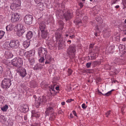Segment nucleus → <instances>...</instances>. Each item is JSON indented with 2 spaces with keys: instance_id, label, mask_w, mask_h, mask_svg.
Instances as JSON below:
<instances>
[{
  "instance_id": "1",
  "label": "nucleus",
  "mask_w": 126,
  "mask_h": 126,
  "mask_svg": "<svg viewBox=\"0 0 126 126\" xmlns=\"http://www.w3.org/2000/svg\"><path fill=\"white\" fill-rule=\"evenodd\" d=\"M38 53L39 57L45 56L46 64H49L51 61V56L50 55L47 54V52L46 48L40 47L38 49Z\"/></svg>"
},
{
  "instance_id": "2",
  "label": "nucleus",
  "mask_w": 126,
  "mask_h": 126,
  "mask_svg": "<svg viewBox=\"0 0 126 126\" xmlns=\"http://www.w3.org/2000/svg\"><path fill=\"white\" fill-rule=\"evenodd\" d=\"M11 64L16 67H20L23 64L22 60L21 58L18 57L12 60Z\"/></svg>"
},
{
  "instance_id": "3",
  "label": "nucleus",
  "mask_w": 126,
  "mask_h": 126,
  "mask_svg": "<svg viewBox=\"0 0 126 126\" xmlns=\"http://www.w3.org/2000/svg\"><path fill=\"white\" fill-rule=\"evenodd\" d=\"M11 84V79L8 77L4 78L2 82L1 85L2 88L6 89L8 88Z\"/></svg>"
},
{
  "instance_id": "4",
  "label": "nucleus",
  "mask_w": 126,
  "mask_h": 126,
  "mask_svg": "<svg viewBox=\"0 0 126 126\" xmlns=\"http://www.w3.org/2000/svg\"><path fill=\"white\" fill-rule=\"evenodd\" d=\"M76 47L75 45L69 46L67 50V53L71 58H74L75 56V52L76 51Z\"/></svg>"
},
{
  "instance_id": "5",
  "label": "nucleus",
  "mask_w": 126,
  "mask_h": 126,
  "mask_svg": "<svg viewBox=\"0 0 126 126\" xmlns=\"http://www.w3.org/2000/svg\"><path fill=\"white\" fill-rule=\"evenodd\" d=\"M16 27L17 29V34H18V36H20L25 32L26 29L21 24H17Z\"/></svg>"
},
{
  "instance_id": "6",
  "label": "nucleus",
  "mask_w": 126,
  "mask_h": 126,
  "mask_svg": "<svg viewBox=\"0 0 126 126\" xmlns=\"http://www.w3.org/2000/svg\"><path fill=\"white\" fill-rule=\"evenodd\" d=\"M33 19V17L32 16L27 15L24 17V20L26 24L30 25L32 23Z\"/></svg>"
},
{
  "instance_id": "7",
  "label": "nucleus",
  "mask_w": 126,
  "mask_h": 126,
  "mask_svg": "<svg viewBox=\"0 0 126 126\" xmlns=\"http://www.w3.org/2000/svg\"><path fill=\"white\" fill-rule=\"evenodd\" d=\"M20 15L17 13H14L11 15V21L12 22H15L18 21L20 18Z\"/></svg>"
},
{
  "instance_id": "8",
  "label": "nucleus",
  "mask_w": 126,
  "mask_h": 126,
  "mask_svg": "<svg viewBox=\"0 0 126 126\" xmlns=\"http://www.w3.org/2000/svg\"><path fill=\"white\" fill-rule=\"evenodd\" d=\"M35 100L36 101L35 102V104L36 106L38 107V106L40 105L41 103L42 104H44L46 101V99L45 97L43 96L42 99L41 97H39L37 100L35 99Z\"/></svg>"
},
{
  "instance_id": "9",
  "label": "nucleus",
  "mask_w": 126,
  "mask_h": 126,
  "mask_svg": "<svg viewBox=\"0 0 126 126\" xmlns=\"http://www.w3.org/2000/svg\"><path fill=\"white\" fill-rule=\"evenodd\" d=\"M56 106L55 104L51 103L50 104L49 106L47 108L45 113L47 115L49 114V113L52 112L53 110V108L55 107Z\"/></svg>"
},
{
  "instance_id": "10",
  "label": "nucleus",
  "mask_w": 126,
  "mask_h": 126,
  "mask_svg": "<svg viewBox=\"0 0 126 126\" xmlns=\"http://www.w3.org/2000/svg\"><path fill=\"white\" fill-rule=\"evenodd\" d=\"M21 1H19L18 3H13L10 6V8L12 10H15L20 8Z\"/></svg>"
},
{
  "instance_id": "11",
  "label": "nucleus",
  "mask_w": 126,
  "mask_h": 126,
  "mask_svg": "<svg viewBox=\"0 0 126 126\" xmlns=\"http://www.w3.org/2000/svg\"><path fill=\"white\" fill-rule=\"evenodd\" d=\"M72 14L70 13L69 11H66L63 14L64 18L67 21L71 18L72 15Z\"/></svg>"
},
{
  "instance_id": "12",
  "label": "nucleus",
  "mask_w": 126,
  "mask_h": 126,
  "mask_svg": "<svg viewBox=\"0 0 126 126\" xmlns=\"http://www.w3.org/2000/svg\"><path fill=\"white\" fill-rule=\"evenodd\" d=\"M19 42L18 40H11L10 42H9V45L11 47H14L16 48L18 46Z\"/></svg>"
},
{
  "instance_id": "13",
  "label": "nucleus",
  "mask_w": 126,
  "mask_h": 126,
  "mask_svg": "<svg viewBox=\"0 0 126 126\" xmlns=\"http://www.w3.org/2000/svg\"><path fill=\"white\" fill-rule=\"evenodd\" d=\"M18 73L19 75L23 78L27 74L26 69L21 67L20 68Z\"/></svg>"
},
{
  "instance_id": "14",
  "label": "nucleus",
  "mask_w": 126,
  "mask_h": 126,
  "mask_svg": "<svg viewBox=\"0 0 126 126\" xmlns=\"http://www.w3.org/2000/svg\"><path fill=\"white\" fill-rule=\"evenodd\" d=\"M119 48L121 54H124L126 53L125 46V45L120 44L119 46Z\"/></svg>"
},
{
  "instance_id": "15",
  "label": "nucleus",
  "mask_w": 126,
  "mask_h": 126,
  "mask_svg": "<svg viewBox=\"0 0 126 126\" xmlns=\"http://www.w3.org/2000/svg\"><path fill=\"white\" fill-rule=\"evenodd\" d=\"M113 90H114L112 89L111 91L107 93H105L103 92H102L100 91L99 90H98V94L100 95H101V94H102L106 96H108L111 94V92Z\"/></svg>"
},
{
  "instance_id": "16",
  "label": "nucleus",
  "mask_w": 126,
  "mask_h": 126,
  "mask_svg": "<svg viewBox=\"0 0 126 126\" xmlns=\"http://www.w3.org/2000/svg\"><path fill=\"white\" fill-rule=\"evenodd\" d=\"M39 25L40 29L41 31H44L46 26L45 22L43 21L39 23Z\"/></svg>"
},
{
  "instance_id": "17",
  "label": "nucleus",
  "mask_w": 126,
  "mask_h": 126,
  "mask_svg": "<svg viewBox=\"0 0 126 126\" xmlns=\"http://www.w3.org/2000/svg\"><path fill=\"white\" fill-rule=\"evenodd\" d=\"M42 32L41 36L43 38L45 39L48 36V32L46 31L45 30L41 31Z\"/></svg>"
},
{
  "instance_id": "18",
  "label": "nucleus",
  "mask_w": 126,
  "mask_h": 126,
  "mask_svg": "<svg viewBox=\"0 0 126 126\" xmlns=\"http://www.w3.org/2000/svg\"><path fill=\"white\" fill-rule=\"evenodd\" d=\"M6 119L4 116L1 115L0 116V122L3 124H5L6 123Z\"/></svg>"
},
{
  "instance_id": "19",
  "label": "nucleus",
  "mask_w": 126,
  "mask_h": 126,
  "mask_svg": "<svg viewBox=\"0 0 126 126\" xmlns=\"http://www.w3.org/2000/svg\"><path fill=\"white\" fill-rule=\"evenodd\" d=\"M55 37L57 40H59V41H62L63 40L62 35L60 33H56L55 34Z\"/></svg>"
},
{
  "instance_id": "20",
  "label": "nucleus",
  "mask_w": 126,
  "mask_h": 126,
  "mask_svg": "<svg viewBox=\"0 0 126 126\" xmlns=\"http://www.w3.org/2000/svg\"><path fill=\"white\" fill-rule=\"evenodd\" d=\"M59 44L58 47H60V48H62L64 46V41H60L58 43Z\"/></svg>"
},
{
  "instance_id": "21",
  "label": "nucleus",
  "mask_w": 126,
  "mask_h": 126,
  "mask_svg": "<svg viewBox=\"0 0 126 126\" xmlns=\"http://www.w3.org/2000/svg\"><path fill=\"white\" fill-rule=\"evenodd\" d=\"M22 110L24 112H26L28 111L29 110L28 106V105L26 104H25L23 105V108L22 109Z\"/></svg>"
},
{
  "instance_id": "22",
  "label": "nucleus",
  "mask_w": 126,
  "mask_h": 126,
  "mask_svg": "<svg viewBox=\"0 0 126 126\" xmlns=\"http://www.w3.org/2000/svg\"><path fill=\"white\" fill-rule=\"evenodd\" d=\"M33 33L30 31L29 32L27 33L26 35L27 38L28 39H30L32 38V36Z\"/></svg>"
},
{
  "instance_id": "23",
  "label": "nucleus",
  "mask_w": 126,
  "mask_h": 126,
  "mask_svg": "<svg viewBox=\"0 0 126 126\" xmlns=\"http://www.w3.org/2000/svg\"><path fill=\"white\" fill-rule=\"evenodd\" d=\"M37 4V6H38V8L40 10H42L44 8L43 3L41 2Z\"/></svg>"
},
{
  "instance_id": "24",
  "label": "nucleus",
  "mask_w": 126,
  "mask_h": 126,
  "mask_svg": "<svg viewBox=\"0 0 126 126\" xmlns=\"http://www.w3.org/2000/svg\"><path fill=\"white\" fill-rule=\"evenodd\" d=\"M13 28V26L12 24H9L6 26V29L7 31H10Z\"/></svg>"
},
{
  "instance_id": "25",
  "label": "nucleus",
  "mask_w": 126,
  "mask_h": 126,
  "mask_svg": "<svg viewBox=\"0 0 126 126\" xmlns=\"http://www.w3.org/2000/svg\"><path fill=\"white\" fill-rule=\"evenodd\" d=\"M9 42H6L4 45V47L6 49H9L10 47L9 45Z\"/></svg>"
},
{
  "instance_id": "26",
  "label": "nucleus",
  "mask_w": 126,
  "mask_h": 126,
  "mask_svg": "<svg viewBox=\"0 0 126 126\" xmlns=\"http://www.w3.org/2000/svg\"><path fill=\"white\" fill-rule=\"evenodd\" d=\"M101 63V62L100 61H95L93 62L92 64L94 66H95L100 64Z\"/></svg>"
},
{
  "instance_id": "27",
  "label": "nucleus",
  "mask_w": 126,
  "mask_h": 126,
  "mask_svg": "<svg viewBox=\"0 0 126 126\" xmlns=\"http://www.w3.org/2000/svg\"><path fill=\"white\" fill-rule=\"evenodd\" d=\"M32 113L33 114V116L36 117H38L40 116L39 113L37 112H35V111H32Z\"/></svg>"
},
{
  "instance_id": "28",
  "label": "nucleus",
  "mask_w": 126,
  "mask_h": 126,
  "mask_svg": "<svg viewBox=\"0 0 126 126\" xmlns=\"http://www.w3.org/2000/svg\"><path fill=\"white\" fill-rule=\"evenodd\" d=\"M55 113H51L50 115L49 120L50 121H52L54 120L55 118Z\"/></svg>"
},
{
  "instance_id": "29",
  "label": "nucleus",
  "mask_w": 126,
  "mask_h": 126,
  "mask_svg": "<svg viewBox=\"0 0 126 126\" xmlns=\"http://www.w3.org/2000/svg\"><path fill=\"white\" fill-rule=\"evenodd\" d=\"M30 43L29 42L24 41L23 43V45L25 48H27L29 46Z\"/></svg>"
},
{
  "instance_id": "30",
  "label": "nucleus",
  "mask_w": 126,
  "mask_h": 126,
  "mask_svg": "<svg viewBox=\"0 0 126 126\" xmlns=\"http://www.w3.org/2000/svg\"><path fill=\"white\" fill-rule=\"evenodd\" d=\"M5 124L9 126H12L13 124L12 121L10 120H9Z\"/></svg>"
},
{
  "instance_id": "31",
  "label": "nucleus",
  "mask_w": 126,
  "mask_h": 126,
  "mask_svg": "<svg viewBox=\"0 0 126 126\" xmlns=\"http://www.w3.org/2000/svg\"><path fill=\"white\" fill-rule=\"evenodd\" d=\"M8 108V106L7 105H5L3 107L1 108V110L3 111H7Z\"/></svg>"
},
{
  "instance_id": "32",
  "label": "nucleus",
  "mask_w": 126,
  "mask_h": 126,
  "mask_svg": "<svg viewBox=\"0 0 126 126\" xmlns=\"http://www.w3.org/2000/svg\"><path fill=\"white\" fill-rule=\"evenodd\" d=\"M113 47L112 46H110L108 48H107L106 50V52L108 53H110L112 50Z\"/></svg>"
},
{
  "instance_id": "33",
  "label": "nucleus",
  "mask_w": 126,
  "mask_h": 126,
  "mask_svg": "<svg viewBox=\"0 0 126 126\" xmlns=\"http://www.w3.org/2000/svg\"><path fill=\"white\" fill-rule=\"evenodd\" d=\"M91 60H93L95 59H96V55L95 53L92 52L91 54Z\"/></svg>"
},
{
  "instance_id": "34",
  "label": "nucleus",
  "mask_w": 126,
  "mask_h": 126,
  "mask_svg": "<svg viewBox=\"0 0 126 126\" xmlns=\"http://www.w3.org/2000/svg\"><path fill=\"white\" fill-rule=\"evenodd\" d=\"M70 32H67V34L66 35V37H68L69 36V37L70 38L72 39L74 37L75 35H71V33H72V32H71V31H70Z\"/></svg>"
},
{
  "instance_id": "35",
  "label": "nucleus",
  "mask_w": 126,
  "mask_h": 126,
  "mask_svg": "<svg viewBox=\"0 0 126 126\" xmlns=\"http://www.w3.org/2000/svg\"><path fill=\"white\" fill-rule=\"evenodd\" d=\"M77 15V16H76V18L75 19V20L74 21V22L75 24H78L79 23V16L78 15Z\"/></svg>"
},
{
  "instance_id": "36",
  "label": "nucleus",
  "mask_w": 126,
  "mask_h": 126,
  "mask_svg": "<svg viewBox=\"0 0 126 126\" xmlns=\"http://www.w3.org/2000/svg\"><path fill=\"white\" fill-rule=\"evenodd\" d=\"M18 51L19 55L20 56H22L24 54V50L21 49H19L18 50Z\"/></svg>"
},
{
  "instance_id": "37",
  "label": "nucleus",
  "mask_w": 126,
  "mask_h": 126,
  "mask_svg": "<svg viewBox=\"0 0 126 126\" xmlns=\"http://www.w3.org/2000/svg\"><path fill=\"white\" fill-rule=\"evenodd\" d=\"M45 56L40 57V58L39 59V62L40 63H42L44 62L45 59L44 58Z\"/></svg>"
},
{
  "instance_id": "38",
  "label": "nucleus",
  "mask_w": 126,
  "mask_h": 126,
  "mask_svg": "<svg viewBox=\"0 0 126 126\" xmlns=\"http://www.w3.org/2000/svg\"><path fill=\"white\" fill-rule=\"evenodd\" d=\"M53 44H51L49 43L48 44V47L49 49L52 50L54 48L53 47Z\"/></svg>"
},
{
  "instance_id": "39",
  "label": "nucleus",
  "mask_w": 126,
  "mask_h": 126,
  "mask_svg": "<svg viewBox=\"0 0 126 126\" xmlns=\"http://www.w3.org/2000/svg\"><path fill=\"white\" fill-rule=\"evenodd\" d=\"M5 32L3 31H0V39H1L4 36Z\"/></svg>"
},
{
  "instance_id": "40",
  "label": "nucleus",
  "mask_w": 126,
  "mask_h": 126,
  "mask_svg": "<svg viewBox=\"0 0 126 126\" xmlns=\"http://www.w3.org/2000/svg\"><path fill=\"white\" fill-rule=\"evenodd\" d=\"M29 62L30 63L31 65H32L34 63V59L32 58H29Z\"/></svg>"
},
{
  "instance_id": "41",
  "label": "nucleus",
  "mask_w": 126,
  "mask_h": 126,
  "mask_svg": "<svg viewBox=\"0 0 126 126\" xmlns=\"http://www.w3.org/2000/svg\"><path fill=\"white\" fill-rule=\"evenodd\" d=\"M6 73H7V77L8 78L9 76H12L11 72L10 70H8V71H6Z\"/></svg>"
},
{
  "instance_id": "42",
  "label": "nucleus",
  "mask_w": 126,
  "mask_h": 126,
  "mask_svg": "<svg viewBox=\"0 0 126 126\" xmlns=\"http://www.w3.org/2000/svg\"><path fill=\"white\" fill-rule=\"evenodd\" d=\"M28 56H32V52L31 51H30L28 52Z\"/></svg>"
},
{
  "instance_id": "43",
  "label": "nucleus",
  "mask_w": 126,
  "mask_h": 126,
  "mask_svg": "<svg viewBox=\"0 0 126 126\" xmlns=\"http://www.w3.org/2000/svg\"><path fill=\"white\" fill-rule=\"evenodd\" d=\"M72 72V71L71 69H68V76L70 75L71 74Z\"/></svg>"
},
{
  "instance_id": "44",
  "label": "nucleus",
  "mask_w": 126,
  "mask_h": 126,
  "mask_svg": "<svg viewBox=\"0 0 126 126\" xmlns=\"http://www.w3.org/2000/svg\"><path fill=\"white\" fill-rule=\"evenodd\" d=\"M93 50L95 52V53H98V52L99 51V49L97 48H95V49H93Z\"/></svg>"
},
{
  "instance_id": "45",
  "label": "nucleus",
  "mask_w": 126,
  "mask_h": 126,
  "mask_svg": "<svg viewBox=\"0 0 126 126\" xmlns=\"http://www.w3.org/2000/svg\"><path fill=\"white\" fill-rule=\"evenodd\" d=\"M123 5L125 8L126 7V0H123Z\"/></svg>"
},
{
  "instance_id": "46",
  "label": "nucleus",
  "mask_w": 126,
  "mask_h": 126,
  "mask_svg": "<svg viewBox=\"0 0 126 126\" xmlns=\"http://www.w3.org/2000/svg\"><path fill=\"white\" fill-rule=\"evenodd\" d=\"M91 63H88L86 64V66L88 68L90 67V66L91 65Z\"/></svg>"
},
{
  "instance_id": "47",
  "label": "nucleus",
  "mask_w": 126,
  "mask_h": 126,
  "mask_svg": "<svg viewBox=\"0 0 126 126\" xmlns=\"http://www.w3.org/2000/svg\"><path fill=\"white\" fill-rule=\"evenodd\" d=\"M111 112V111L110 110L106 113V115L107 117H109L108 115L110 114V112Z\"/></svg>"
},
{
  "instance_id": "48",
  "label": "nucleus",
  "mask_w": 126,
  "mask_h": 126,
  "mask_svg": "<svg viewBox=\"0 0 126 126\" xmlns=\"http://www.w3.org/2000/svg\"><path fill=\"white\" fill-rule=\"evenodd\" d=\"M42 0H34L36 4H38L41 2Z\"/></svg>"
},
{
  "instance_id": "49",
  "label": "nucleus",
  "mask_w": 126,
  "mask_h": 126,
  "mask_svg": "<svg viewBox=\"0 0 126 126\" xmlns=\"http://www.w3.org/2000/svg\"><path fill=\"white\" fill-rule=\"evenodd\" d=\"M3 72V68L1 66H0V76L1 75Z\"/></svg>"
},
{
  "instance_id": "50",
  "label": "nucleus",
  "mask_w": 126,
  "mask_h": 126,
  "mask_svg": "<svg viewBox=\"0 0 126 126\" xmlns=\"http://www.w3.org/2000/svg\"><path fill=\"white\" fill-rule=\"evenodd\" d=\"M94 44H91L90 45L89 47H90V49L91 50H92V48H93V46H94Z\"/></svg>"
},
{
  "instance_id": "51",
  "label": "nucleus",
  "mask_w": 126,
  "mask_h": 126,
  "mask_svg": "<svg viewBox=\"0 0 126 126\" xmlns=\"http://www.w3.org/2000/svg\"><path fill=\"white\" fill-rule=\"evenodd\" d=\"M117 1V0H112L111 1L112 4H115Z\"/></svg>"
},
{
  "instance_id": "52",
  "label": "nucleus",
  "mask_w": 126,
  "mask_h": 126,
  "mask_svg": "<svg viewBox=\"0 0 126 126\" xmlns=\"http://www.w3.org/2000/svg\"><path fill=\"white\" fill-rule=\"evenodd\" d=\"M82 107L84 109H85L86 107V106H85V104L83 103L82 105Z\"/></svg>"
},
{
  "instance_id": "53",
  "label": "nucleus",
  "mask_w": 126,
  "mask_h": 126,
  "mask_svg": "<svg viewBox=\"0 0 126 126\" xmlns=\"http://www.w3.org/2000/svg\"><path fill=\"white\" fill-rule=\"evenodd\" d=\"M54 86H54V85H51V89L52 91H53L54 92L55 91V90L54 89Z\"/></svg>"
},
{
  "instance_id": "54",
  "label": "nucleus",
  "mask_w": 126,
  "mask_h": 126,
  "mask_svg": "<svg viewBox=\"0 0 126 126\" xmlns=\"http://www.w3.org/2000/svg\"><path fill=\"white\" fill-rule=\"evenodd\" d=\"M79 6H80V8H81L83 7V4L82 3L80 2L79 3Z\"/></svg>"
},
{
  "instance_id": "55",
  "label": "nucleus",
  "mask_w": 126,
  "mask_h": 126,
  "mask_svg": "<svg viewBox=\"0 0 126 126\" xmlns=\"http://www.w3.org/2000/svg\"><path fill=\"white\" fill-rule=\"evenodd\" d=\"M125 109V108L124 107H122L121 109V111L122 113H123L124 112V110Z\"/></svg>"
},
{
  "instance_id": "56",
  "label": "nucleus",
  "mask_w": 126,
  "mask_h": 126,
  "mask_svg": "<svg viewBox=\"0 0 126 126\" xmlns=\"http://www.w3.org/2000/svg\"><path fill=\"white\" fill-rule=\"evenodd\" d=\"M73 100V99H69L67 100L66 102H70Z\"/></svg>"
},
{
  "instance_id": "57",
  "label": "nucleus",
  "mask_w": 126,
  "mask_h": 126,
  "mask_svg": "<svg viewBox=\"0 0 126 126\" xmlns=\"http://www.w3.org/2000/svg\"><path fill=\"white\" fill-rule=\"evenodd\" d=\"M73 114L75 116H77V115L76 114V113L75 111V110H73Z\"/></svg>"
},
{
  "instance_id": "58",
  "label": "nucleus",
  "mask_w": 126,
  "mask_h": 126,
  "mask_svg": "<svg viewBox=\"0 0 126 126\" xmlns=\"http://www.w3.org/2000/svg\"><path fill=\"white\" fill-rule=\"evenodd\" d=\"M31 126H40V124L39 123L35 124L34 125Z\"/></svg>"
},
{
  "instance_id": "59",
  "label": "nucleus",
  "mask_w": 126,
  "mask_h": 126,
  "mask_svg": "<svg viewBox=\"0 0 126 126\" xmlns=\"http://www.w3.org/2000/svg\"><path fill=\"white\" fill-rule=\"evenodd\" d=\"M70 116L71 118H73V114L72 113H71L70 115Z\"/></svg>"
},
{
  "instance_id": "60",
  "label": "nucleus",
  "mask_w": 126,
  "mask_h": 126,
  "mask_svg": "<svg viewBox=\"0 0 126 126\" xmlns=\"http://www.w3.org/2000/svg\"><path fill=\"white\" fill-rule=\"evenodd\" d=\"M123 41H125L126 40V38L125 37L123 38L122 39Z\"/></svg>"
},
{
  "instance_id": "61",
  "label": "nucleus",
  "mask_w": 126,
  "mask_h": 126,
  "mask_svg": "<svg viewBox=\"0 0 126 126\" xmlns=\"http://www.w3.org/2000/svg\"><path fill=\"white\" fill-rule=\"evenodd\" d=\"M59 87H55V89L57 90H59Z\"/></svg>"
},
{
  "instance_id": "62",
  "label": "nucleus",
  "mask_w": 126,
  "mask_h": 126,
  "mask_svg": "<svg viewBox=\"0 0 126 126\" xmlns=\"http://www.w3.org/2000/svg\"><path fill=\"white\" fill-rule=\"evenodd\" d=\"M71 41L70 40H69L67 41V42L69 44H70L71 43Z\"/></svg>"
},
{
  "instance_id": "63",
  "label": "nucleus",
  "mask_w": 126,
  "mask_h": 126,
  "mask_svg": "<svg viewBox=\"0 0 126 126\" xmlns=\"http://www.w3.org/2000/svg\"><path fill=\"white\" fill-rule=\"evenodd\" d=\"M24 119L25 120H26L27 119V116H25L24 117Z\"/></svg>"
},
{
  "instance_id": "64",
  "label": "nucleus",
  "mask_w": 126,
  "mask_h": 126,
  "mask_svg": "<svg viewBox=\"0 0 126 126\" xmlns=\"http://www.w3.org/2000/svg\"><path fill=\"white\" fill-rule=\"evenodd\" d=\"M119 5H117L116 6H115V8H119Z\"/></svg>"
}]
</instances>
